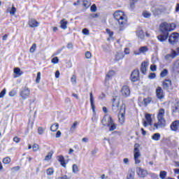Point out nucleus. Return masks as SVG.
Listing matches in <instances>:
<instances>
[{"mask_svg":"<svg viewBox=\"0 0 179 179\" xmlns=\"http://www.w3.org/2000/svg\"><path fill=\"white\" fill-rule=\"evenodd\" d=\"M113 17L118 22L120 30H124V27L128 23V17L125 13L122 10L115 11L113 13Z\"/></svg>","mask_w":179,"mask_h":179,"instance_id":"nucleus-1","label":"nucleus"},{"mask_svg":"<svg viewBox=\"0 0 179 179\" xmlns=\"http://www.w3.org/2000/svg\"><path fill=\"white\" fill-rule=\"evenodd\" d=\"M166 110H164V108H161L158 110L157 115V122L154 124V127L156 129H159V128H164V127H166V119L164 118Z\"/></svg>","mask_w":179,"mask_h":179,"instance_id":"nucleus-2","label":"nucleus"},{"mask_svg":"<svg viewBox=\"0 0 179 179\" xmlns=\"http://www.w3.org/2000/svg\"><path fill=\"white\" fill-rule=\"evenodd\" d=\"M103 125L108 127L109 131H115L117 129V124L113 121L111 116H105L102 120Z\"/></svg>","mask_w":179,"mask_h":179,"instance_id":"nucleus-3","label":"nucleus"},{"mask_svg":"<svg viewBox=\"0 0 179 179\" xmlns=\"http://www.w3.org/2000/svg\"><path fill=\"white\" fill-rule=\"evenodd\" d=\"M139 148H141V145L138 143H136L134 145V159L135 162V164H139L141 163V150H139Z\"/></svg>","mask_w":179,"mask_h":179,"instance_id":"nucleus-4","label":"nucleus"},{"mask_svg":"<svg viewBox=\"0 0 179 179\" xmlns=\"http://www.w3.org/2000/svg\"><path fill=\"white\" fill-rule=\"evenodd\" d=\"M125 103H122L120 106L119 114H118V121L120 124H122L125 122Z\"/></svg>","mask_w":179,"mask_h":179,"instance_id":"nucleus-5","label":"nucleus"},{"mask_svg":"<svg viewBox=\"0 0 179 179\" xmlns=\"http://www.w3.org/2000/svg\"><path fill=\"white\" fill-rule=\"evenodd\" d=\"M121 103V98L116 96L113 100L112 110L113 113H117Z\"/></svg>","mask_w":179,"mask_h":179,"instance_id":"nucleus-6","label":"nucleus"},{"mask_svg":"<svg viewBox=\"0 0 179 179\" xmlns=\"http://www.w3.org/2000/svg\"><path fill=\"white\" fill-rule=\"evenodd\" d=\"M20 96L22 97V99L26 100V99L30 96V89H29L27 87H24L21 90Z\"/></svg>","mask_w":179,"mask_h":179,"instance_id":"nucleus-7","label":"nucleus"},{"mask_svg":"<svg viewBox=\"0 0 179 179\" xmlns=\"http://www.w3.org/2000/svg\"><path fill=\"white\" fill-rule=\"evenodd\" d=\"M160 30L163 33H169V31H171L173 29H171V24H169L166 22H163L160 24Z\"/></svg>","mask_w":179,"mask_h":179,"instance_id":"nucleus-8","label":"nucleus"},{"mask_svg":"<svg viewBox=\"0 0 179 179\" xmlns=\"http://www.w3.org/2000/svg\"><path fill=\"white\" fill-rule=\"evenodd\" d=\"M179 39V34L177 32H173L171 34V35L169 36V41L170 44H176V43L178 42Z\"/></svg>","mask_w":179,"mask_h":179,"instance_id":"nucleus-9","label":"nucleus"},{"mask_svg":"<svg viewBox=\"0 0 179 179\" xmlns=\"http://www.w3.org/2000/svg\"><path fill=\"white\" fill-rule=\"evenodd\" d=\"M145 120H144L143 122V127H148V125H150V127H152V115L149 114V113H145Z\"/></svg>","mask_w":179,"mask_h":179,"instance_id":"nucleus-10","label":"nucleus"},{"mask_svg":"<svg viewBox=\"0 0 179 179\" xmlns=\"http://www.w3.org/2000/svg\"><path fill=\"white\" fill-rule=\"evenodd\" d=\"M122 96L124 97H129L131 95V90H129V87L128 85H124L121 90Z\"/></svg>","mask_w":179,"mask_h":179,"instance_id":"nucleus-11","label":"nucleus"},{"mask_svg":"<svg viewBox=\"0 0 179 179\" xmlns=\"http://www.w3.org/2000/svg\"><path fill=\"white\" fill-rule=\"evenodd\" d=\"M149 51V48L148 46H142L138 50L134 51V55H141V54H145Z\"/></svg>","mask_w":179,"mask_h":179,"instance_id":"nucleus-12","label":"nucleus"},{"mask_svg":"<svg viewBox=\"0 0 179 179\" xmlns=\"http://www.w3.org/2000/svg\"><path fill=\"white\" fill-rule=\"evenodd\" d=\"M136 173H137L138 177H140L141 178H145V177H146V176H148V171H146L141 167L137 168Z\"/></svg>","mask_w":179,"mask_h":179,"instance_id":"nucleus-13","label":"nucleus"},{"mask_svg":"<svg viewBox=\"0 0 179 179\" xmlns=\"http://www.w3.org/2000/svg\"><path fill=\"white\" fill-rule=\"evenodd\" d=\"M17 9L15 8V5L10 4L6 9V13H10L11 16H15Z\"/></svg>","mask_w":179,"mask_h":179,"instance_id":"nucleus-14","label":"nucleus"},{"mask_svg":"<svg viewBox=\"0 0 179 179\" xmlns=\"http://www.w3.org/2000/svg\"><path fill=\"white\" fill-rule=\"evenodd\" d=\"M131 82H137L139 80V71L134 70L131 75Z\"/></svg>","mask_w":179,"mask_h":179,"instance_id":"nucleus-15","label":"nucleus"},{"mask_svg":"<svg viewBox=\"0 0 179 179\" xmlns=\"http://www.w3.org/2000/svg\"><path fill=\"white\" fill-rule=\"evenodd\" d=\"M171 80L170 79H165L162 83V87L165 89V90H169V87L171 86Z\"/></svg>","mask_w":179,"mask_h":179,"instance_id":"nucleus-16","label":"nucleus"},{"mask_svg":"<svg viewBox=\"0 0 179 179\" xmlns=\"http://www.w3.org/2000/svg\"><path fill=\"white\" fill-rule=\"evenodd\" d=\"M156 94L157 99H162L163 97H164V93L163 92V89H162V87H158L156 89Z\"/></svg>","mask_w":179,"mask_h":179,"instance_id":"nucleus-17","label":"nucleus"},{"mask_svg":"<svg viewBox=\"0 0 179 179\" xmlns=\"http://www.w3.org/2000/svg\"><path fill=\"white\" fill-rule=\"evenodd\" d=\"M90 101L92 111L93 113H96V106H94V96H93V92H90Z\"/></svg>","mask_w":179,"mask_h":179,"instance_id":"nucleus-18","label":"nucleus"},{"mask_svg":"<svg viewBox=\"0 0 179 179\" xmlns=\"http://www.w3.org/2000/svg\"><path fill=\"white\" fill-rule=\"evenodd\" d=\"M148 66H149V62H143L141 63V72L142 73H146V71H148Z\"/></svg>","mask_w":179,"mask_h":179,"instance_id":"nucleus-19","label":"nucleus"},{"mask_svg":"<svg viewBox=\"0 0 179 179\" xmlns=\"http://www.w3.org/2000/svg\"><path fill=\"white\" fill-rule=\"evenodd\" d=\"M13 72L15 74V76H14V78H19V76H22V75H23V72L19 67L15 68Z\"/></svg>","mask_w":179,"mask_h":179,"instance_id":"nucleus-20","label":"nucleus"},{"mask_svg":"<svg viewBox=\"0 0 179 179\" xmlns=\"http://www.w3.org/2000/svg\"><path fill=\"white\" fill-rule=\"evenodd\" d=\"M178 125H179V121L175 120L171 124V131H178Z\"/></svg>","mask_w":179,"mask_h":179,"instance_id":"nucleus-21","label":"nucleus"},{"mask_svg":"<svg viewBox=\"0 0 179 179\" xmlns=\"http://www.w3.org/2000/svg\"><path fill=\"white\" fill-rule=\"evenodd\" d=\"M60 27L63 30H66L68 29V21L65 19H63L60 21Z\"/></svg>","mask_w":179,"mask_h":179,"instance_id":"nucleus-22","label":"nucleus"},{"mask_svg":"<svg viewBox=\"0 0 179 179\" xmlns=\"http://www.w3.org/2000/svg\"><path fill=\"white\" fill-rule=\"evenodd\" d=\"M29 27H38V22L36 20H30L29 21Z\"/></svg>","mask_w":179,"mask_h":179,"instance_id":"nucleus-23","label":"nucleus"},{"mask_svg":"<svg viewBox=\"0 0 179 179\" xmlns=\"http://www.w3.org/2000/svg\"><path fill=\"white\" fill-rule=\"evenodd\" d=\"M169 37V33H164L163 35H159L158 36V40H159V41H166V40H167Z\"/></svg>","mask_w":179,"mask_h":179,"instance_id":"nucleus-24","label":"nucleus"},{"mask_svg":"<svg viewBox=\"0 0 179 179\" xmlns=\"http://www.w3.org/2000/svg\"><path fill=\"white\" fill-rule=\"evenodd\" d=\"M58 160L60 162L62 167H66V163L65 162V158H64V156L60 155L58 157Z\"/></svg>","mask_w":179,"mask_h":179,"instance_id":"nucleus-25","label":"nucleus"},{"mask_svg":"<svg viewBox=\"0 0 179 179\" xmlns=\"http://www.w3.org/2000/svg\"><path fill=\"white\" fill-rule=\"evenodd\" d=\"M136 34L138 38H141V40L145 38V34L143 33V30L141 29H138Z\"/></svg>","mask_w":179,"mask_h":179,"instance_id":"nucleus-26","label":"nucleus"},{"mask_svg":"<svg viewBox=\"0 0 179 179\" xmlns=\"http://www.w3.org/2000/svg\"><path fill=\"white\" fill-rule=\"evenodd\" d=\"M54 155V151L51 150L48 155L45 157V162H48V160H51L52 159V155Z\"/></svg>","mask_w":179,"mask_h":179,"instance_id":"nucleus-27","label":"nucleus"},{"mask_svg":"<svg viewBox=\"0 0 179 179\" xmlns=\"http://www.w3.org/2000/svg\"><path fill=\"white\" fill-rule=\"evenodd\" d=\"M172 55H168L166 56V58H169V57H172V58H174L178 54H179V48H177L176 52V50H172Z\"/></svg>","mask_w":179,"mask_h":179,"instance_id":"nucleus-28","label":"nucleus"},{"mask_svg":"<svg viewBox=\"0 0 179 179\" xmlns=\"http://www.w3.org/2000/svg\"><path fill=\"white\" fill-rule=\"evenodd\" d=\"M59 127V124H58V123L52 124L50 127V131H52V132H55Z\"/></svg>","mask_w":179,"mask_h":179,"instance_id":"nucleus-29","label":"nucleus"},{"mask_svg":"<svg viewBox=\"0 0 179 179\" xmlns=\"http://www.w3.org/2000/svg\"><path fill=\"white\" fill-rule=\"evenodd\" d=\"M106 33L109 36V38H108L107 41H110V40H111L113 38V36H114V32H113L111 30L107 29Z\"/></svg>","mask_w":179,"mask_h":179,"instance_id":"nucleus-30","label":"nucleus"},{"mask_svg":"<svg viewBox=\"0 0 179 179\" xmlns=\"http://www.w3.org/2000/svg\"><path fill=\"white\" fill-rule=\"evenodd\" d=\"M114 75V71H109L107 75H106V83H107V82H108V80H110V78Z\"/></svg>","mask_w":179,"mask_h":179,"instance_id":"nucleus-31","label":"nucleus"},{"mask_svg":"<svg viewBox=\"0 0 179 179\" xmlns=\"http://www.w3.org/2000/svg\"><path fill=\"white\" fill-rule=\"evenodd\" d=\"M83 5L84 8H85V9H87V8L90 7L91 3H90V1H89L88 0H83Z\"/></svg>","mask_w":179,"mask_h":179,"instance_id":"nucleus-32","label":"nucleus"},{"mask_svg":"<svg viewBox=\"0 0 179 179\" xmlns=\"http://www.w3.org/2000/svg\"><path fill=\"white\" fill-rule=\"evenodd\" d=\"M152 139H153V141H160V134H154L152 136Z\"/></svg>","mask_w":179,"mask_h":179,"instance_id":"nucleus-33","label":"nucleus"},{"mask_svg":"<svg viewBox=\"0 0 179 179\" xmlns=\"http://www.w3.org/2000/svg\"><path fill=\"white\" fill-rule=\"evenodd\" d=\"M122 58H124V55H122V53H117V55H115V61H120L122 59Z\"/></svg>","mask_w":179,"mask_h":179,"instance_id":"nucleus-34","label":"nucleus"},{"mask_svg":"<svg viewBox=\"0 0 179 179\" xmlns=\"http://www.w3.org/2000/svg\"><path fill=\"white\" fill-rule=\"evenodd\" d=\"M166 177H167V172L166 171H161L159 173V178L161 179H164Z\"/></svg>","mask_w":179,"mask_h":179,"instance_id":"nucleus-35","label":"nucleus"},{"mask_svg":"<svg viewBox=\"0 0 179 179\" xmlns=\"http://www.w3.org/2000/svg\"><path fill=\"white\" fill-rule=\"evenodd\" d=\"M10 162H11V159H10V157H6L3 159V164H9V163H10Z\"/></svg>","mask_w":179,"mask_h":179,"instance_id":"nucleus-36","label":"nucleus"},{"mask_svg":"<svg viewBox=\"0 0 179 179\" xmlns=\"http://www.w3.org/2000/svg\"><path fill=\"white\" fill-rule=\"evenodd\" d=\"M143 17H145L146 19L150 17V16H152V14L150 13H149L148 11H143Z\"/></svg>","mask_w":179,"mask_h":179,"instance_id":"nucleus-37","label":"nucleus"},{"mask_svg":"<svg viewBox=\"0 0 179 179\" xmlns=\"http://www.w3.org/2000/svg\"><path fill=\"white\" fill-rule=\"evenodd\" d=\"M166 75H169V71L167 69H164L160 73L161 78H166Z\"/></svg>","mask_w":179,"mask_h":179,"instance_id":"nucleus-38","label":"nucleus"},{"mask_svg":"<svg viewBox=\"0 0 179 179\" xmlns=\"http://www.w3.org/2000/svg\"><path fill=\"white\" fill-rule=\"evenodd\" d=\"M144 104L145 106H148V104H150V101H152V98L151 97H147L143 99Z\"/></svg>","mask_w":179,"mask_h":179,"instance_id":"nucleus-39","label":"nucleus"},{"mask_svg":"<svg viewBox=\"0 0 179 179\" xmlns=\"http://www.w3.org/2000/svg\"><path fill=\"white\" fill-rule=\"evenodd\" d=\"M76 127H78V122H75L73 124V125L70 128V131H71V132H73V131H75V129H76Z\"/></svg>","mask_w":179,"mask_h":179,"instance_id":"nucleus-40","label":"nucleus"},{"mask_svg":"<svg viewBox=\"0 0 179 179\" xmlns=\"http://www.w3.org/2000/svg\"><path fill=\"white\" fill-rule=\"evenodd\" d=\"M36 48H37V45H36V43H34L30 48L29 52H31L33 54V52L36 51Z\"/></svg>","mask_w":179,"mask_h":179,"instance_id":"nucleus-41","label":"nucleus"},{"mask_svg":"<svg viewBox=\"0 0 179 179\" xmlns=\"http://www.w3.org/2000/svg\"><path fill=\"white\" fill-rule=\"evenodd\" d=\"M41 79V73L38 72L37 73L36 79V83H40Z\"/></svg>","mask_w":179,"mask_h":179,"instance_id":"nucleus-42","label":"nucleus"},{"mask_svg":"<svg viewBox=\"0 0 179 179\" xmlns=\"http://www.w3.org/2000/svg\"><path fill=\"white\" fill-rule=\"evenodd\" d=\"M51 62H52V64H58L59 62V59L58 57H55L52 59Z\"/></svg>","mask_w":179,"mask_h":179,"instance_id":"nucleus-43","label":"nucleus"},{"mask_svg":"<svg viewBox=\"0 0 179 179\" xmlns=\"http://www.w3.org/2000/svg\"><path fill=\"white\" fill-rule=\"evenodd\" d=\"M32 149H33L34 152H37V150H38V149H40V146L38 145V144L35 143L32 146Z\"/></svg>","mask_w":179,"mask_h":179,"instance_id":"nucleus-44","label":"nucleus"},{"mask_svg":"<svg viewBox=\"0 0 179 179\" xmlns=\"http://www.w3.org/2000/svg\"><path fill=\"white\" fill-rule=\"evenodd\" d=\"M6 94V89H3L1 92H0V99H3L5 95Z\"/></svg>","mask_w":179,"mask_h":179,"instance_id":"nucleus-45","label":"nucleus"},{"mask_svg":"<svg viewBox=\"0 0 179 179\" xmlns=\"http://www.w3.org/2000/svg\"><path fill=\"white\" fill-rule=\"evenodd\" d=\"M127 179H135V173H128Z\"/></svg>","mask_w":179,"mask_h":179,"instance_id":"nucleus-46","label":"nucleus"},{"mask_svg":"<svg viewBox=\"0 0 179 179\" xmlns=\"http://www.w3.org/2000/svg\"><path fill=\"white\" fill-rule=\"evenodd\" d=\"M79 171V168L78 167V165L73 164V173H78Z\"/></svg>","mask_w":179,"mask_h":179,"instance_id":"nucleus-47","label":"nucleus"},{"mask_svg":"<svg viewBox=\"0 0 179 179\" xmlns=\"http://www.w3.org/2000/svg\"><path fill=\"white\" fill-rule=\"evenodd\" d=\"M71 83L73 85H76V76L73 75L71 78Z\"/></svg>","mask_w":179,"mask_h":179,"instance_id":"nucleus-48","label":"nucleus"},{"mask_svg":"<svg viewBox=\"0 0 179 179\" xmlns=\"http://www.w3.org/2000/svg\"><path fill=\"white\" fill-rule=\"evenodd\" d=\"M47 175L48 176H51V175H52L53 173H54V169H48V170H47Z\"/></svg>","mask_w":179,"mask_h":179,"instance_id":"nucleus-49","label":"nucleus"},{"mask_svg":"<svg viewBox=\"0 0 179 179\" xmlns=\"http://www.w3.org/2000/svg\"><path fill=\"white\" fill-rule=\"evenodd\" d=\"M91 12H96L97 10V6H96V4H93L92 6H91Z\"/></svg>","mask_w":179,"mask_h":179,"instance_id":"nucleus-50","label":"nucleus"},{"mask_svg":"<svg viewBox=\"0 0 179 179\" xmlns=\"http://www.w3.org/2000/svg\"><path fill=\"white\" fill-rule=\"evenodd\" d=\"M150 69L152 72H156L157 66L155 64H152L150 66Z\"/></svg>","mask_w":179,"mask_h":179,"instance_id":"nucleus-51","label":"nucleus"},{"mask_svg":"<svg viewBox=\"0 0 179 179\" xmlns=\"http://www.w3.org/2000/svg\"><path fill=\"white\" fill-rule=\"evenodd\" d=\"M38 133L39 135H43V134H44V129H43V127H38Z\"/></svg>","mask_w":179,"mask_h":179,"instance_id":"nucleus-52","label":"nucleus"},{"mask_svg":"<svg viewBox=\"0 0 179 179\" xmlns=\"http://www.w3.org/2000/svg\"><path fill=\"white\" fill-rule=\"evenodd\" d=\"M85 57L87 59H90V58H92V53L90 52H86Z\"/></svg>","mask_w":179,"mask_h":179,"instance_id":"nucleus-53","label":"nucleus"},{"mask_svg":"<svg viewBox=\"0 0 179 179\" xmlns=\"http://www.w3.org/2000/svg\"><path fill=\"white\" fill-rule=\"evenodd\" d=\"M83 34H85V36H89L90 34L89 29L86 28L83 29Z\"/></svg>","mask_w":179,"mask_h":179,"instance_id":"nucleus-54","label":"nucleus"},{"mask_svg":"<svg viewBox=\"0 0 179 179\" xmlns=\"http://www.w3.org/2000/svg\"><path fill=\"white\" fill-rule=\"evenodd\" d=\"M149 79H155L156 78V74L155 73H151L148 76Z\"/></svg>","mask_w":179,"mask_h":179,"instance_id":"nucleus-55","label":"nucleus"},{"mask_svg":"<svg viewBox=\"0 0 179 179\" xmlns=\"http://www.w3.org/2000/svg\"><path fill=\"white\" fill-rule=\"evenodd\" d=\"M106 98V94L102 93L100 94V96H99V100H103V99Z\"/></svg>","mask_w":179,"mask_h":179,"instance_id":"nucleus-56","label":"nucleus"},{"mask_svg":"<svg viewBox=\"0 0 179 179\" xmlns=\"http://www.w3.org/2000/svg\"><path fill=\"white\" fill-rule=\"evenodd\" d=\"M13 141L15 142V143H19V142H20V138L17 136H15L13 138Z\"/></svg>","mask_w":179,"mask_h":179,"instance_id":"nucleus-57","label":"nucleus"},{"mask_svg":"<svg viewBox=\"0 0 179 179\" xmlns=\"http://www.w3.org/2000/svg\"><path fill=\"white\" fill-rule=\"evenodd\" d=\"M130 9L131 10H134V9H135V3H131V4H130Z\"/></svg>","mask_w":179,"mask_h":179,"instance_id":"nucleus-58","label":"nucleus"},{"mask_svg":"<svg viewBox=\"0 0 179 179\" xmlns=\"http://www.w3.org/2000/svg\"><path fill=\"white\" fill-rule=\"evenodd\" d=\"M129 52H130L129 48H126L124 49V53H125L127 55H129Z\"/></svg>","mask_w":179,"mask_h":179,"instance_id":"nucleus-59","label":"nucleus"},{"mask_svg":"<svg viewBox=\"0 0 179 179\" xmlns=\"http://www.w3.org/2000/svg\"><path fill=\"white\" fill-rule=\"evenodd\" d=\"M14 171H18V170H20V166H15L12 169Z\"/></svg>","mask_w":179,"mask_h":179,"instance_id":"nucleus-60","label":"nucleus"},{"mask_svg":"<svg viewBox=\"0 0 179 179\" xmlns=\"http://www.w3.org/2000/svg\"><path fill=\"white\" fill-rule=\"evenodd\" d=\"M123 162H124V164H128V163H129V159L128 158H124L123 159Z\"/></svg>","mask_w":179,"mask_h":179,"instance_id":"nucleus-61","label":"nucleus"},{"mask_svg":"<svg viewBox=\"0 0 179 179\" xmlns=\"http://www.w3.org/2000/svg\"><path fill=\"white\" fill-rule=\"evenodd\" d=\"M62 135L61 131H58L56 134V138H60Z\"/></svg>","mask_w":179,"mask_h":179,"instance_id":"nucleus-62","label":"nucleus"},{"mask_svg":"<svg viewBox=\"0 0 179 179\" xmlns=\"http://www.w3.org/2000/svg\"><path fill=\"white\" fill-rule=\"evenodd\" d=\"M59 75H60L59 71H57L55 72V78H56L57 79H58V78H59Z\"/></svg>","mask_w":179,"mask_h":179,"instance_id":"nucleus-63","label":"nucleus"},{"mask_svg":"<svg viewBox=\"0 0 179 179\" xmlns=\"http://www.w3.org/2000/svg\"><path fill=\"white\" fill-rule=\"evenodd\" d=\"M175 174H179V169H176L173 170Z\"/></svg>","mask_w":179,"mask_h":179,"instance_id":"nucleus-64","label":"nucleus"}]
</instances>
